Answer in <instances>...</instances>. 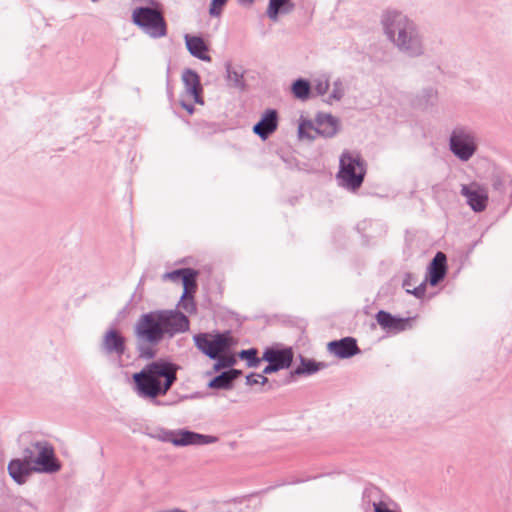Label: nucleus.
Here are the masks:
<instances>
[{
	"label": "nucleus",
	"instance_id": "obj_29",
	"mask_svg": "<svg viewBox=\"0 0 512 512\" xmlns=\"http://www.w3.org/2000/svg\"><path fill=\"white\" fill-rule=\"evenodd\" d=\"M193 294L194 293L189 292L188 295H185L184 290L181 296V306L186 312L190 314L196 312V304L194 302Z\"/></svg>",
	"mask_w": 512,
	"mask_h": 512
},
{
	"label": "nucleus",
	"instance_id": "obj_2",
	"mask_svg": "<svg viewBox=\"0 0 512 512\" xmlns=\"http://www.w3.org/2000/svg\"><path fill=\"white\" fill-rule=\"evenodd\" d=\"M179 369L178 364L164 358L149 362L132 375L134 390L139 397L160 405L157 398L170 391L177 381Z\"/></svg>",
	"mask_w": 512,
	"mask_h": 512
},
{
	"label": "nucleus",
	"instance_id": "obj_1",
	"mask_svg": "<svg viewBox=\"0 0 512 512\" xmlns=\"http://www.w3.org/2000/svg\"><path fill=\"white\" fill-rule=\"evenodd\" d=\"M189 324L188 317L177 310H154L142 314L133 327L138 357L154 359L157 355L154 346L164 339L186 332Z\"/></svg>",
	"mask_w": 512,
	"mask_h": 512
},
{
	"label": "nucleus",
	"instance_id": "obj_8",
	"mask_svg": "<svg viewBox=\"0 0 512 512\" xmlns=\"http://www.w3.org/2000/svg\"><path fill=\"white\" fill-rule=\"evenodd\" d=\"M133 22L151 37L160 38L167 34V26L162 12L148 7L136 8L132 13Z\"/></svg>",
	"mask_w": 512,
	"mask_h": 512
},
{
	"label": "nucleus",
	"instance_id": "obj_5",
	"mask_svg": "<svg viewBox=\"0 0 512 512\" xmlns=\"http://www.w3.org/2000/svg\"><path fill=\"white\" fill-rule=\"evenodd\" d=\"M19 459L28 462L37 473L52 474L61 469L54 447L45 440L31 442L22 450V457Z\"/></svg>",
	"mask_w": 512,
	"mask_h": 512
},
{
	"label": "nucleus",
	"instance_id": "obj_19",
	"mask_svg": "<svg viewBox=\"0 0 512 512\" xmlns=\"http://www.w3.org/2000/svg\"><path fill=\"white\" fill-rule=\"evenodd\" d=\"M325 366L326 365L323 362H316L313 359H307L303 356H300V365L297 366L293 371H290L288 373V375L283 380V384L291 383L294 380L295 376H309L315 374L319 370L323 369Z\"/></svg>",
	"mask_w": 512,
	"mask_h": 512
},
{
	"label": "nucleus",
	"instance_id": "obj_28",
	"mask_svg": "<svg viewBox=\"0 0 512 512\" xmlns=\"http://www.w3.org/2000/svg\"><path fill=\"white\" fill-rule=\"evenodd\" d=\"M258 350L256 348H250L246 350H241L238 353V356L242 360H246L248 367H257L262 360V357L259 358L257 356Z\"/></svg>",
	"mask_w": 512,
	"mask_h": 512
},
{
	"label": "nucleus",
	"instance_id": "obj_4",
	"mask_svg": "<svg viewBox=\"0 0 512 512\" xmlns=\"http://www.w3.org/2000/svg\"><path fill=\"white\" fill-rule=\"evenodd\" d=\"M385 28L390 39L398 47L413 54L420 52V41L414 33L412 23L405 16L397 12L389 13L385 20Z\"/></svg>",
	"mask_w": 512,
	"mask_h": 512
},
{
	"label": "nucleus",
	"instance_id": "obj_25",
	"mask_svg": "<svg viewBox=\"0 0 512 512\" xmlns=\"http://www.w3.org/2000/svg\"><path fill=\"white\" fill-rule=\"evenodd\" d=\"M210 389H222V390H230L233 388V383L227 373V371H222L220 374L214 376L207 384Z\"/></svg>",
	"mask_w": 512,
	"mask_h": 512
},
{
	"label": "nucleus",
	"instance_id": "obj_11",
	"mask_svg": "<svg viewBox=\"0 0 512 512\" xmlns=\"http://www.w3.org/2000/svg\"><path fill=\"white\" fill-rule=\"evenodd\" d=\"M100 350L106 356H116L121 359L127 350L125 336L114 327L107 329L103 334Z\"/></svg>",
	"mask_w": 512,
	"mask_h": 512
},
{
	"label": "nucleus",
	"instance_id": "obj_31",
	"mask_svg": "<svg viewBox=\"0 0 512 512\" xmlns=\"http://www.w3.org/2000/svg\"><path fill=\"white\" fill-rule=\"evenodd\" d=\"M227 0H212L210 6V15L219 16L222 10V7L225 5Z\"/></svg>",
	"mask_w": 512,
	"mask_h": 512
},
{
	"label": "nucleus",
	"instance_id": "obj_7",
	"mask_svg": "<svg viewBox=\"0 0 512 512\" xmlns=\"http://www.w3.org/2000/svg\"><path fill=\"white\" fill-rule=\"evenodd\" d=\"M152 437L161 442H169L176 447L203 446L218 441V437L204 435L187 429L166 430L161 429L158 434Z\"/></svg>",
	"mask_w": 512,
	"mask_h": 512
},
{
	"label": "nucleus",
	"instance_id": "obj_38",
	"mask_svg": "<svg viewBox=\"0 0 512 512\" xmlns=\"http://www.w3.org/2000/svg\"><path fill=\"white\" fill-rule=\"evenodd\" d=\"M302 482V480H296V481H293L292 483L295 484V483H300Z\"/></svg>",
	"mask_w": 512,
	"mask_h": 512
},
{
	"label": "nucleus",
	"instance_id": "obj_30",
	"mask_svg": "<svg viewBox=\"0 0 512 512\" xmlns=\"http://www.w3.org/2000/svg\"><path fill=\"white\" fill-rule=\"evenodd\" d=\"M313 87L319 95L325 94L329 89V80L325 76H320L314 80Z\"/></svg>",
	"mask_w": 512,
	"mask_h": 512
},
{
	"label": "nucleus",
	"instance_id": "obj_37",
	"mask_svg": "<svg viewBox=\"0 0 512 512\" xmlns=\"http://www.w3.org/2000/svg\"><path fill=\"white\" fill-rule=\"evenodd\" d=\"M258 378V384L266 385L269 383V379L264 374H256Z\"/></svg>",
	"mask_w": 512,
	"mask_h": 512
},
{
	"label": "nucleus",
	"instance_id": "obj_10",
	"mask_svg": "<svg viewBox=\"0 0 512 512\" xmlns=\"http://www.w3.org/2000/svg\"><path fill=\"white\" fill-rule=\"evenodd\" d=\"M452 152L461 160H469L477 149L475 137L463 128H456L450 138Z\"/></svg>",
	"mask_w": 512,
	"mask_h": 512
},
{
	"label": "nucleus",
	"instance_id": "obj_9",
	"mask_svg": "<svg viewBox=\"0 0 512 512\" xmlns=\"http://www.w3.org/2000/svg\"><path fill=\"white\" fill-rule=\"evenodd\" d=\"M182 81L185 86V92L184 98L181 100V106L189 114H192L194 112V107L191 103H187V101L201 105L204 103L201 96L203 89L200 83V77L196 72L187 69L182 74Z\"/></svg>",
	"mask_w": 512,
	"mask_h": 512
},
{
	"label": "nucleus",
	"instance_id": "obj_27",
	"mask_svg": "<svg viewBox=\"0 0 512 512\" xmlns=\"http://www.w3.org/2000/svg\"><path fill=\"white\" fill-rule=\"evenodd\" d=\"M292 92L293 95L300 100L308 99L310 93L309 82L302 79L296 80L292 85Z\"/></svg>",
	"mask_w": 512,
	"mask_h": 512
},
{
	"label": "nucleus",
	"instance_id": "obj_15",
	"mask_svg": "<svg viewBox=\"0 0 512 512\" xmlns=\"http://www.w3.org/2000/svg\"><path fill=\"white\" fill-rule=\"evenodd\" d=\"M263 361H272L273 364L282 369H287L293 362V351L291 347L278 348L276 346L267 347L262 354Z\"/></svg>",
	"mask_w": 512,
	"mask_h": 512
},
{
	"label": "nucleus",
	"instance_id": "obj_3",
	"mask_svg": "<svg viewBox=\"0 0 512 512\" xmlns=\"http://www.w3.org/2000/svg\"><path fill=\"white\" fill-rule=\"evenodd\" d=\"M196 348L211 360H218L223 369H230L237 363L234 354L230 352L236 340L230 330L215 334L199 333L193 337Z\"/></svg>",
	"mask_w": 512,
	"mask_h": 512
},
{
	"label": "nucleus",
	"instance_id": "obj_33",
	"mask_svg": "<svg viewBox=\"0 0 512 512\" xmlns=\"http://www.w3.org/2000/svg\"><path fill=\"white\" fill-rule=\"evenodd\" d=\"M232 383L234 384V381L239 378L242 375V371L239 369H235L231 367L230 369L226 370Z\"/></svg>",
	"mask_w": 512,
	"mask_h": 512
},
{
	"label": "nucleus",
	"instance_id": "obj_22",
	"mask_svg": "<svg viewBox=\"0 0 512 512\" xmlns=\"http://www.w3.org/2000/svg\"><path fill=\"white\" fill-rule=\"evenodd\" d=\"M185 39L187 48L193 56L204 61H211V58L208 55V46L202 38L186 36Z\"/></svg>",
	"mask_w": 512,
	"mask_h": 512
},
{
	"label": "nucleus",
	"instance_id": "obj_26",
	"mask_svg": "<svg viewBox=\"0 0 512 512\" xmlns=\"http://www.w3.org/2000/svg\"><path fill=\"white\" fill-rule=\"evenodd\" d=\"M299 136L301 138L315 139L319 136L317 131V121L302 120L298 127Z\"/></svg>",
	"mask_w": 512,
	"mask_h": 512
},
{
	"label": "nucleus",
	"instance_id": "obj_13",
	"mask_svg": "<svg viewBox=\"0 0 512 512\" xmlns=\"http://www.w3.org/2000/svg\"><path fill=\"white\" fill-rule=\"evenodd\" d=\"M327 350L339 359H348L361 353L357 340L350 336L330 341Z\"/></svg>",
	"mask_w": 512,
	"mask_h": 512
},
{
	"label": "nucleus",
	"instance_id": "obj_35",
	"mask_svg": "<svg viewBox=\"0 0 512 512\" xmlns=\"http://www.w3.org/2000/svg\"><path fill=\"white\" fill-rule=\"evenodd\" d=\"M223 369L222 365L218 360H215V363L213 364L212 371L208 372V375H211L213 373H217Z\"/></svg>",
	"mask_w": 512,
	"mask_h": 512
},
{
	"label": "nucleus",
	"instance_id": "obj_16",
	"mask_svg": "<svg viewBox=\"0 0 512 512\" xmlns=\"http://www.w3.org/2000/svg\"><path fill=\"white\" fill-rule=\"evenodd\" d=\"M278 112L274 109H267L261 116L258 123L253 126V132L262 140H266L278 128Z\"/></svg>",
	"mask_w": 512,
	"mask_h": 512
},
{
	"label": "nucleus",
	"instance_id": "obj_34",
	"mask_svg": "<svg viewBox=\"0 0 512 512\" xmlns=\"http://www.w3.org/2000/svg\"><path fill=\"white\" fill-rule=\"evenodd\" d=\"M246 385L253 386L255 384H258V378L256 377V373H250L246 376Z\"/></svg>",
	"mask_w": 512,
	"mask_h": 512
},
{
	"label": "nucleus",
	"instance_id": "obj_12",
	"mask_svg": "<svg viewBox=\"0 0 512 512\" xmlns=\"http://www.w3.org/2000/svg\"><path fill=\"white\" fill-rule=\"evenodd\" d=\"M461 194L466 198L468 205L475 212L485 210L488 204V190L477 182L462 185Z\"/></svg>",
	"mask_w": 512,
	"mask_h": 512
},
{
	"label": "nucleus",
	"instance_id": "obj_14",
	"mask_svg": "<svg viewBox=\"0 0 512 512\" xmlns=\"http://www.w3.org/2000/svg\"><path fill=\"white\" fill-rule=\"evenodd\" d=\"M197 276L198 271L192 268H180L171 272H166L162 275V280L167 281H178L181 279L183 287L185 289V295L189 292L195 293L197 289Z\"/></svg>",
	"mask_w": 512,
	"mask_h": 512
},
{
	"label": "nucleus",
	"instance_id": "obj_36",
	"mask_svg": "<svg viewBox=\"0 0 512 512\" xmlns=\"http://www.w3.org/2000/svg\"><path fill=\"white\" fill-rule=\"evenodd\" d=\"M228 77L233 80L237 85L241 83V77L236 72H229Z\"/></svg>",
	"mask_w": 512,
	"mask_h": 512
},
{
	"label": "nucleus",
	"instance_id": "obj_39",
	"mask_svg": "<svg viewBox=\"0 0 512 512\" xmlns=\"http://www.w3.org/2000/svg\"><path fill=\"white\" fill-rule=\"evenodd\" d=\"M269 388H270V389H272V388H273V384H272V383H270V384H269Z\"/></svg>",
	"mask_w": 512,
	"mask_h": 512
},
{
	"label": "nucleus",
	"instance_id": "obj_6",
	"mask_svg": "<svg viewBox=\"0 0 512 512\" xmlns=\"http://www.w3.org/2000/svg\"><path fill=\"white\" fill-rule=\"evenodd\" d=\"M365 174V165L358 154L346 151L341 155L338 178L342 186L352 191L357 190Z\"/></svg>",
	"mask_w": 512,
	"mask_h": 512
},
{
	"label": "nucleus",
	"instance_id": "obj_32",
	"mask_svg": "<svg viewBox=\"0 0 512 512\" xmlns=\"http://www.w3.org/2000/svg\"><path fill=\"white\" fill-rule=\"evenodd\" d=\"M268 364L267 366L263 369V374L264 375H268V374H272V373H275V372H278L280 371V369L277 367V365L273 364L272 361H266Z\"/></svg>",
	"mask_w": 512,
	"mask_h": 512
},
{
	"label": "nucleus",
	"instance_id": "obj_17",
	"mask_svg": "<svg viewBox=\"0 0 512 512\" xmlns=\"http://www.w3.org/2000/svg\"><path fill=\"white\" fill-rule=\"evenodd\" d=\"M375 317L378 324L389 332L398 333L410 327L411 318L397 317L385 310L378 311Z\"/></svg>",
	"mask_w": 512,
	"mask_h": 512
},
{
	"label": "nucleus",
	"instance_id": "obj_24",
	"mask_svg": "<svg viewBox=\"0 0 512 512\" xmlns=\"http://www.w3.org/2000/svg\"><path fill=\"white\" fill-rule=\"evenodd\" d=\"M293 9V0H269L266 14L272 21H277L279 14H288Z\"/></svg>",
	"mask_w": 512,
	"mask_h": 512
},
{
	"label": "nucleus",
	"instance_id": "obj_21",
	"mask_svg": "<svg viewBox=\"0 0 512 512\" xmlns=\"http://www.w3.org/2000/svg\"><path fill=\"white\" fill-rule=\"evenodd\" d=\"M316 121L319 136L333 137L339 130V121L330 114H319Z\"/></svg>",
	"mask_w": 512,
	"mask_h": 512
},
{
	"label": "nucleus",
	"instance_id": "obj_23",
	"mask_svg": "<svg viewBox=\"0 0 512 512\" xmlns=\"http://www.w3.org/2000/svg\"><path fill=\"white\" fill-rule=\"evenodd\" d=\"M417 276L413 273L407 272L404 275V279L402 281V287L406 291V293L415 296L418 299H421L425 296L426 293V280L422 281L419 285L416 286Z\"/></svg>",
	"mask_w": 512,
	"mask_h": 512
},
{
	"label": "nucleus",
	"instance_id": "obj_20",
	"mask_svg": "<svg viewBox=\"0 0 512 512\" xmlns=\"http://www.w3.org/2000/svg\"><path fill=\"white\" fill-rule=\"evenodd\" d=\"M7 470L10 477L19 485L24 484L27 481V477L35 472L33 466L19 458L12 459L8 463Z\"/></svg>",
	"mask_w": 512,
	"mask_h": 512
},
{
	"label": "nucleus",
	"instance_id": "obj_18",
	"mask_svg": "<svg viewBox=\"0 0 512 512\" xmlns=\"http://www.w3.org/2000/svg\"><path fill=\"white\" fill-rule=\"evenodd\" d=\"M447 258L443 252H437L428 266V276L425 278L426 283L431 286H437L446 276Z\"/></svg>",
	"mask_w": 512,
	"mask_h": 512
}]
</instances>
